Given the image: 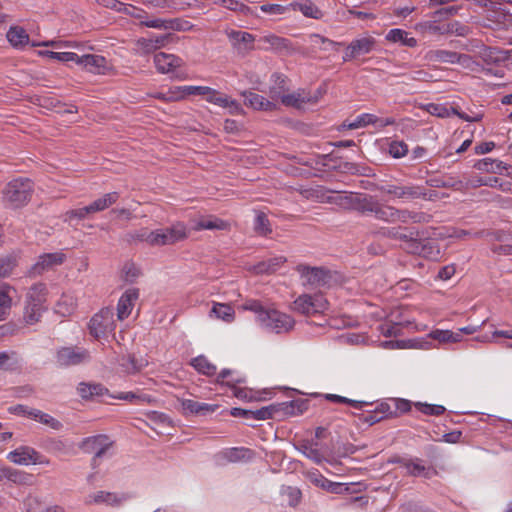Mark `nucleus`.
<instances>
[{
	"instance_id": "4468645a",
	"label": "nucleus",
	"mask_w": 512,
	"mask_h": 512,
	"mask_svg": "<svg viewBox=\"0 0 512 512\" xmlns=\"http://www.w3.org/2000/svg\"><path fill=\"white\" fill-rule=\"evenodd\" d=\"M395 124L394 118L388 117V118H378L374 114L370 113H363L358 115L354 120H345L341 128L342 129H348V130H354L366 127L368 125H374L376 127H385L389 125Z\"/></svg>"
},
{
	"instance_id": "4d7b16f0",
	"label": "nucleus",
	"mask_w": 512,
	"mask_h": 512,
	"mask_svg": "<svg viewBox=\"0 0 512 512\" xmlns=\"http://www.w3.org/2000/svg\"><path fill=\"white\" fill-rule=\"evenodd\" d=\"M93 209L91 207V204L77 209H72L67 211L64 214V221L65 222H71L73 219L82 220L85 219L88 215L93 214Z\"/></svg>"
},
{
	"instance_id": "bf43d9fd",
	"label": "nucleus",
	"mask_w": 512,
	"mask_h": 512,
	"mask_svg": "<svg viewBox=\"0 0 512 512\" xmlns=\"http://www.w3.org/2000/svg\"><path fill=\"white\" fill-rule=\"evenodd\" d=\"M415 407L423 414L432 415V416H440L445 413L446 409L442 405L437 404H428L417 402L415 403Z\"/></svg>"
},
{
	"instance_id": "0eeeda50",
	"label": "nucleus",
	"mask_w": 512,
	"mask_h": 512,
	"mask_svg": "<svg viewBox=\"0 0 512 512\" xmlns=\"http://www.w3.org/2000/svg\"><path fill=\"white\" fill-rule=\"evenodd\" d=\"M378 190L383 194L390 195L393 199L404 202L426 197L425 188L414 184H384L378 187Z\"/></svg>"
},
{
	"instance_id": "7c9ffc66",
	"label": "nucleus",
	"mask_w": 512,
	"mask_h": 512,
	"mask_svg": "<svg viewBox=\"0 0 512 512\" xmlns=\"http://www.w3.org/2000/svg\"><path fill=\"white\" fill-rule=\"evenodd\" d=\"M147 28H154L160 30H186V27L183 25L184 22L180 19H161V18H152L150 21L142 22ZM185 24H188L185 22Z\"/></svg>"
},
{
	"instance_id": "473e14b6",
	"label": "nucleus",
	"mask_w": 512,
	"mask_h": 512,
	"mask_svg": "<svg viewBox=\"0 0 512 512\" xmlns=\"http://www.w3.org/2000/svg\"><path fill=\"white\" fill-rule=\"evenodd\" d=\"M120 499L116 494L105 491H97L95 493L89 494L85 497L84 502L87 505L92 504H107V505H118L120 503Z\"/></svg>"
},
{
	"instance_id": "aec40b11",
	"label": "nucleus",
	"mask_w": 512,
	"mask_h": 512,
	"mask_svg": "<svg viewBox=\"0 0 512 512\" xmlns=\"http://www.w3.org/2000/svg\"><path fill=\"white\" fill-rule=\"evenodd\" d=\"M154 65L159 73L167 74L180 68L183 60L174 54L159 52L154 55Z\"/></svg>"
},
{
	"instance_id": "f3484780",
	"label": "nucleus",
	"mask_w": 512,
	"mask_h": 512,
	"mask_svg": "<svg viewBox=\"0 0 512 512\" xmlns=\"http://www.w3.org/2000/svg\"><path fill=\"white\" fill-rule=\"evenodd\" d=\"M89 359V353L83 349L62 348L57 352V363L66 367L77 365Z\"/></svg>"
},
{
	"instance_id": "7ed1b4c3",
	"label": "nucleus",
	"mask_w": 512,
	"mask_h": 512,
	"mask_svg": "<svg viewBox=\"0 0 512 512\" xmlns=\"http://www.w3.org/2000/svg\"><path fill=\"white\" fill-rule=\"evenodd\" d=\"M34 192V183L28 178H15L9 181L2 190L3 203L10 208L25 206Z\"/></svg>"
},
{
	"instance_id": "c9c22d12",
	"label": "nucleus",
	"mask_w": 512,
	"mask_h": 512,
	"mask_svg": "<svg viewBox=\"0 0 512 512\" xmlns=\"http://www.w3.org/2000/svg\"><path fill=\"white\" fill-rule=\"evenodd\" d=\"M133 238L145 242L150 246H163L160 229L151 231L147 228H142L133 235Z\"/></svg>"
},
{
	"instance_id": "4be33fe9",
	"label": "nucleus",
	"mask_w": 512,
	"mask_h": 512,
	"mask_svg": "<svg viewBox=\"0 0 512 512\" xmlns=\"http://www.w3.org/2000/svg\"><path fill=\"white\" fill-rule=\"evenodd\" d=\"M138 298L139 290L137 288H129L122 294L117 304L118 320L123 321L128 318Z\"/></svg>"
},
{
	"instance_id": "6e6552de",
	"label": "nucleus",
	"mask_w": 512,
	"mask_h": 512,
	"mask_svg": "<svg viewBox=\"0 0 512 512\" xmlns=\"http://www.w3.org/2000/svg\"><path fill=\"white\" fill-rule=\"evenodd\" d=\"M114 312L111 308H103L95 314L89 324L90 332L95 338L106 336L115 330Z\"/></svg>"
},
{
	"instance_id": "423d86ee",
	"label": "nucleus",
	"mask_w": 512,
	"mask_h": 512,
	"mask_svg": "<svg viewBox=\"0 0 512 512\" xmlns=\"http://www.w3.org/2000/svg\"><path fill=\"white\" fill-rule=\"evenodd\" d=\"M328 306L322 293L302 294L293 302V309L307 316L324 313Z\"/></svg>"
},
{
	"instance_id": "412c9836",
	"label": "nucleus",
	"mask_w": 512,
	"mask_h": 512,
	"mask_svg": "<svg viewBox=\"0 0 512 512\" xmlns=\"http://www.w3.org/2000/svg\"><path fill=\"white\" fill-rule=\"evenodd\" d=\"M162 244L173 245L188 238V230L183 222H176L170 227L161 228Z\"/></svg>"
},
{
	"instance_id": "dca6fc26",
	"label": "nucleus",
	"mask_w": 512,
	"mask_h": 512,
	"mask_svg": "<svg viewBox=\"0 0 512 512\" xmlns=\"http://www.w3.org/2000/svg\"><path fill=\"white\" fill-rule=\"evenodd\" d=\"M112 446V442L106 435H96L87 437L82 442V449L87 452H94L95 456L93 461L102 457L106 451Z\"/></svg>"
},
{
	"instance_id": "a211bd4d",
	"label": "nucleus",
	"mask_w": 512,
	"mask_h": 512,
	"mask_svg": "<svg viewBox=\"0 0 512 512\" xmlns=\"http://www.w3.org/2000/svg\"><path fill=\"white\" fill-rule=\"evenodd\" d=\"M82 61V67L93 74L105 75L112 69L110 62L102 55L85 54Z\"/></svg>"
},
{
	"instance_id": "338daca9",
	"label": "nucleus",
	"mask_w": 512,
	"mask_h": 512,
	"mask_svg": "<svg viewBox=\"0 0 512 512\" xmlns=\"http://www.w3.org/2000/svg\"><path fill=\"white\" fill-rule=\"evenodd\" d=\"M408 152V146L403 141H392L389 144L388 153L393 158H401L404 157Z\"/></svg>"
},
{
	"instance_id": "cd10ccee",
	"label": "nucleus",
	"mask_w": 512,
	"mask_h": 512,
	"mask_svg": "<svg viewBox=\"0 0 512 512\" xmlns=\"http://www.w3.org/2000/svg\"><path fill=\"white\" fill-rule=\"evenodd\" d=\"M231 229V224L227 220L221 219L216 216H208L206 218H202L196 222L194 226L195 231L201 230H220V231H229Z\"/></svg>"
},
{
	"instance_id": "a19ab883",
	"label": "nucleus",
	"mask_w": 512,
	"mask_h": 512,
	"mask_svg": "<svg viewBox=\"0 0 512 512\" xmlns=\"http://www.w3.org/2000/svg\"><path fill=\"white\" fill-rule=\"evenodd\" d=\"M210 315L227 323H231L235 319V311L233 307L224 303H214Z\"/></svg>"
},
{
	"instance_id": "37998d69",
	"label": "nucleus",
	"mask_w": 512,
	"mask_h": 512,
	"mask_svg": "<svg viewBox=\"0 0 512 512\" xmlns=\"http://www.w3.org/2000/svg\"><path fill=\"white\" fill-rule=\"evenodd\" d=\"M48 508L43 498L36 494H29L23 501V512H46Z\"/></svg>"
},
{
	"instance_id": "8fccbe9b",
	"label": "nucleus",
	"mask_w": 512,
	"mask_h": 512,
	"mask_svg": "<svg viewBox=\"0 0 512 512\" xmlns=\"http://www.w3.org/2000/svg\"><path fill=\"white\" fill-rule=\"evenodd\" d=\"M474 167L479 171L487 173H498L505 168V164L499 160L484 158L477 161Z\"/></svg>"
},
{
	"instance_id": "ddd939ff",
	"label": "nucleus",
	"mask_w": 512,
	"mask_h": 512,
	"mask_svg": "<svg viewBox=\"0 0 512 512\" xmlns=\"http://www.w3.org/2000/svg\"><path fill=\"white\" fill-rule=\"evenodd\" d=\"M304 285L320 287L330 279L329 271L321 267H310L300 264L296 267Z\"/></svg>"
},
{
	"instance_id": "c756f323",
	"label": "nucleus",
	"mask_w": 512,
	"mask_h": 512,
	"mask_svg": "<svg viewBox=\"0 0 512 512\" xmlns=\"http://www.w3.org/2000/svg\"><path fill=\"white\" fill-rule=\"evenodd\" d=\"M76 306V296L71 292H64L56 302L54 310L57 314L65 317L71 315L75 311Z\"/></svg>"
},
{
	"instance_id": "79ce46f5",
	"label": "nucleus",
	"mask_w": 512,
	"mask_h": 512,
	"mask_svg": "<svg viewBox=\"0 0 512 512\" xmlns=\"http://www.w3.org/2000/svg\"><path fill=\"white\" fill-rule=\"evenodd\" d=\"M7 39L13 47L19 48L29 43V35L22 27H11L7 32Z\"/></svg>"
},
{
	"instance_id": "58836bf2",
	"label": "nucleus",
	"mask_w": 512,
	"mask_h": 512,
	"mask_svg": "<svg viewBox=\"0 0 512 512\" xmlns=\"http://www.w3.org/2000/svg\"><path fill=\"white\" fill-rule=\"evenodd\" d=\"M115 399L125 400L133 404L143 405L150 404L153 402V397L151 395L145 394L138 391H130V392H121L118 395L112 396Z\"/></svg>"
},
{
	"instance_id": "052dcab7",
	"label": "nucleus",
	"mask_w": 512,
	"mask_h": 512,
	"mask_svg": "<svg viewBox=\"0 0 512 512\" xmlns=\"http://www.w3.org/2000/svg\"><path fill=\"white\" fill-rule=\"evenodd\" d=\"M490 20L501 29H512V14L510 13L504 11L494 12Z\"/></svg>"
},
{
	"instance_id": "13d9d810",
	"label": "nucleus",
	"mask_w": 512,
	"mask_h": 512,
	"mask_svg": "<svg viewBox=\"0 0 512 512\" xmlns=\"http://www.w3.org/2000/svg\"><path fill=\"white\" fill-rule=\"evenodd\" d=\"M31 45L33 47H54V48H62V47H67V48H78L80 46V44L77 42V41H70V40H66V41H56V40H48V41H43V42H35L33 41L31 43Z\"/></svg>"
},
{
	"instance_id": "f8f14e48",
	"label": "nucleus",
	"mask_w": 512,
	"mask_h": 512,
	"mask_svg": "<svg viewBox=\"0 0 512 512\" xmlns=\"http://www.w3.org/2000/svg\"><path fill=\"white\" fill-rule=\"evenodd\" d=\"M65 260L66 255L62 251L44 253L38 257L36 263L30 268L29 273L32 276H40L62 265Z\"/></svg>"
},
{
	"instance_id": "72a5a7b5",
	"label": "nucleus",
	"mask_w": 512,
	"mask_h": 512,
	"mask_svg": "<svg viewBox=\"0 0 512 512\" xmlns=\"http://www.w3.org/2000/svg\"><path fill=\"white\" fill-rule=\"evenodd\" d=\"M385 39L391 43H401L407 47H415L417 46V40L414 37H409V33L400 28H394L388 31L385 36Z\"/></svg>"
},
{
	"instance_id": "774afa93",
	"label": "nucleus",
	"mask_w": 512,
	"mask_h": 512,
	"mask_svg": "<svg viewBox=\"0 0 512 512\" xmlns=\"http://www.w3.org/2000/svg\"><path fill=\"white\" fill-rule=\"evenodd\" d=\"M483 59L489 62H501L506 59V55L503 51L497 48H485L482 52Z\"/></svg>"
},
{
	"instance_id": "49530a36",
	"label": "nucleus",
	"mask_w": 512,
	"mask_h": 512,
	"mask_svg": "<svg viewBox=\"0 0 512 512\" xmlns=\"http://www.w3.org/2000/svg\"><path fill=\"white\" fill-rule=\"evenodd\" d=\"M420 256L432 261L439 260L441 257L439 245L432 240H423L420 247Z\"/></svg>"
},
{
	"instance_id": "5fc2aeb1",
	"label": "nucleus",
	"mask_w": 512,
	"mask_h": 512,
	"mask_svg": "<svg viewBox=\"0 0 512 512\" xmlns=\"http://www.w3.org/2000/svg\"><path fill=\"white\" fill-rule=\"evenodd\" d=\"M254 230L259 235H268L271 233L270 222L264 212L258 211L254 220Z\"/></svg>"
},
{
	"instance_id": "c85d7f7f",
	"label": "nucleus",
	"mask_w": 512,
	"mask_h": 512,
	"mask_svg": "<svg viewBox=\"0 0 512 512\" xmlns=\"http://www.w3.org/2000/svg\"><path fill=\"white\" fill-rule=\"evenodd\" d=\"M289 7L294 11H300L308 18L318 20L324 16L323 11L311 0H305L303 2L294 1L289 4Z\"/></svg>"
},
{
	"instance_id": "a878e982",
	"label": "nucleus",
	"mask_w": 512,
	"mask_h": 512,
	"mask_svg": "<svg viewBox=\"0 0 512 512\" xmlns=\"http://www.w3.org/2000/svg\"><path fill=\"white\" fill-rule=\"evenodd\" d=\"M245 98V105L262 111H273L277 109L276 103L272 100H267L263 96L254 92H243Z\"/></svg>"
},
{
	"instance_id": "4c0bfd02",
	"label": "nucleus",
	"mask_w": 512,
	"mask_h": 512,
	"mask_svg": "<svg viewBox=\"0 0 512 512\" xmlns=\"http://www.w3.org/2000/svg\"><path fill=\"white\" fill-rule=\"evenodd\" d=\"M78 394L83 399H92L95 396H104L108 390L101 384L80 383L77 388Z\"/></svg>"
},
{
	"instance_id": "b1692460",
	"label": "nucleus",
	"mask_w": 512,
	"mask_h": 512,
	"mask_svg": "<svg viewBox=\"0 0 512 512\" xmlns=\"http://www.w3.org/2000/svg\"><path fill=\"white\" fill-rule=\"evenodd\" d=\"M310 481L317 487L333 494H343L348 491V487L344 486L342 483L333 482L322 474H320L317 470L313 472H309L308 474Z\"/></svg>"
},
{
	"instance_id": "bb28decb",
	"label": "nucleus",
	"mask_w": 512,
	"mask_h": 512,
	"mask_svg": "<svg viewBox=\"0 0 512 512\" xmlns=\"http://www.w3.org/2000/svg\"><path fill=\"white\" fill-rule=\"evenodd\" d=\"M30 479L31 475L24 471L6 465L0 466V482L8 480L17 485H25L29 483Z\"/></svg>"
},
{
	"instance_id": "69168bd1",
	"label": "nucleus",
	"mask_w": 512,
	"mask_h": 512,
	"mask_svg": "<svg viewBox=\"0 0 512 512\" xmlns=\"http://www.w3.org/2000/svg\"><path fill=\"white\" fill-rule=\"evenodd\" d=\"M434 338L440 342H451L456 343L461 341L460 332H453L449 330H437L434 332Z\"/></svg>"
},
{
	"instance_id": "09e8293b",
	"label": "nucleus",
	"mask_w": 512,
	"mask_h": 512,
	"mask_svg": "<svg viewBox=\"0 0 512 512\" xmlns=\"http://www.w3.org/2000/svg\"><path fill=\"white\" fill-rule=\"evenodd\" d=\"M230 41L233 45H241L243 44L244 49H252L254 43V36L248 32L244 31H231L228 34Z\"/></svg>"
},
{
	"instance_id": "864d4df0",
	"label": "nucleus",
	"mask_w": 512,
	"mask_h": 512,
	"mask_svg": "<svg viewBox=\"0 0 512 512\" xmlns=\"http://www.w3.org/2000/svg\"><path fill=\"white\" fill-rule=\"evenodd\" d=\"M358 193L337 194L332 201L339 207L346 210H355Z\"/></svg>"
},
{
	"instance_id": "6ab92c4d",
	"label": "nucleus",
	"mask_w": 512,
	"mask_h": 512,
	"mask_svg": "<svg viewBox=\"0 0 512 512\" xmlns=\"http://www.w3.org/2000/svg\"><path fill=\"white\" fill-rule=\"evenodd\" d=\"M428 59L430 61L440 62V63H450V64L459 63L463 66H468L471 61V57L469 55L458 54L453 51L440 50V49L430 51L428 53Z\"/></svg>"
},
{
	"instance_id": "680f3d73",
	"label": "nucleus",
	"mask_w": 512,
	"mask_h": 512,
	"mask_svg": "<svg viewBox=\"0 0 512 512\" xmlns=\"http://www.w3.org/2000/svg\"><path fill=\"white\" fill-rule=\"evenodd\" d=\"M261 41L276 50L287 49L289 47V41L287 39L273 34L264 36Z\"/></svg>"
},
{
	"instance_id": "2f4dec72",
	"label": "nucleus",
	"mask_w": 512,
	"mask_h": 512,
	"mask_svg": "<svg viewBox=\"0 0 512 512\" xmlns=\"http://www.w3.org/2000/svg\"><path fill=\"white\" fill-rule=\"evenodd\" d=\"M12 292H15V290L9 284L0 285V321L4 320L10 313L13 302Z\"/></svg>"
},
{
	"instance_id": "0e129e2a",
	"label": "nucleus",
	"mask_w": 512,
	"mask_h": 512,
	"mask_svg": "<svg viewBox=\"0 0 512 512\" xmlns=\"http://www.w3.org/2000/svg\"><path fill=\"white\" fill-rule=\"evenodd\" d=\"M17 265V260L13 256H7L0 259V278L8 277Z\"/></svg>"
},
{
	"instance_id": "603ef678",
	"label": "nucleus",
	"mask_w": 512,
	"mask_h": 512,
	"mask_svg": "<svg viewBox=\"0 0 512 512\" xmlns=\"http://www.w3.org/2000/svg\"><path fill=\"white\" fill-rule=\"evenodd\" d=\"M300 451L316 464H320L324 460V456L318 449L317 444L304 442L300 445Z\"/></svg>"
},
{
	"instance_id": "a18cd8bd",
	"label": "nucleus",
	"mask_w": 512,
	"mask_h": 512,
	"mask_svg": "<svg viewBox=\"0 0 512 512\" xmlns=\"http://www.w3.org/2000/svg\"><path fill=\"white\" fill-rule=\"evenodd\" d=\"M123 371L128 374H135L143 370L148 362L146 360H137L134 356L123 357L120 363Z\"/></svg>"
},
{
	"instance_id": "2eb2a0df",
	"label": "nucleus",
	"mask_w": 512,
	"mask_h": 512,
	"mask_svg": "<svg viewBox=\"0 0 512 512\" xmlns=\"http://www.w3.org/2000/svg\"><path fill=\"white\" fill-rule=\"evenodd\" d=\"M375 45L376 40L370 35L354 39L346 47L345 53L343 55V61L348 62L360 55L368 54L374 49Z\"/></svg>"
},
{
	"instance_id": "5701e85b",
	"label": "nucleus",
	"mask_w": 512,
	"mask_h": 512,
	"mask_svg": "<svg viewBox=\"0 0 512 512\" xmlns=\"http://www.w3.org/2000/svg\"><path fill=\"white\" fill-rule=\"evenodd\" d=\"M180 404L184 415H207L219 408L218 404L202 403L192 399H182Z\"/></svg>"
},
{
	"instance_id": "f704fd0d",
	"label": "nucleus",
	"mask_w": 512,
	"mask_h": 512,
	"mask_svg": "<svg viewBox=\"0 0 512 512\" xmlns=\"http://www.w3.org/2000/svg\"><path fill=\"white\" fill-rule=\"evenodd\" d=\"M240 382H242V379L240 377H237L236 379L227 382V386L232 388L233 395L236 398L248 402L261 400V398L258 396V393L253 391L252 389L246 387H237L236 383Z\"/></svg>"
},
{
	"instance_id": "f257e3e1",
	"label": "nucleus",
	"mask_w": 512,
	"mask_h": 512,
	"mask_svg": "<svg viewBox=\"0 0 512 512\" xmlns=\"http://www.w3.org/2000/svg\"><path fill=\"white\" fill-rule=\"evenodd\" d=\"M241 308L255 313L256 321L262 328L277 334L289 332L295 324L291 316L276 309L266 308L259 300H246Z\"/></svg>"
},
{
	"instance_id": "e2e57ef3",
	"label": "nucleus",
	"mask_w": 512,
	"mask_h": 512,
	"mask_svg": "<svg viewBox=\"0 0 512 512\" xmlns=\"http://www.w3.org/2000/svg\"><path fill=\"white\" fill-rule=\"evenodd\" d=\"M187 97L186 85L173 86L166 91L165 102L181 101Z\"/></svg>"
},
{
	"instance_id": "f03ea898",
	"label": "nucleus",
	"mask_w": 512,
	"mask_h": 512,
	"mask_svg": "<svg viewBox=\"0 0 512 512\" xmlns=\"http://www.w3.org/2000/svg\"><path fill=\"white\" fill-rule=\"evenodd\" d=\"M48 288L43 282L31 285L24 297L23 320L27 325L38 323L47 311Z\"/></svg>"
},
{
	"instance_id": "9b49d317",
	"label": "nucleus",
	"mask_w": 512,
	"mask_h": 512,
	"mask_svg": "<svg viewBox=\"0 0 512 512\" xmlns=\"http://www.w3.org/2000/svg\"><path fill=\"white\" fill-rule=\"evenodd\" d=\"M7 460L16 465L28 466L30 464H48V460H44L42 455L30 446H19L10 451Z\"/></svg>"
},
{
	"instance_id": "39448f33",
	"label": "nucleus",
	"mask_w": 512,
	"mask_h": 512,
	"mask_svg": "<svg viewBox=\"0 0 512 512\" xmlns=\"http://www.w3.org/2000/svg\"><path fill=\"white\" fill-rule=\"evenodd\" d=\"M374 216L387 223H419L425 218L422 213L411 212L407 209H397L390 205H383L378 202Z\"/></svg>"
},
{
	"instance_id": "1a4fd4ad",
	"label": "nucleus",
	"mask_w": 512,
	"mask_h": 512,
	"mask_svg": "<svg viewBox=\"0 0 512 512\" xmlns=\"http://www.w3.org/2000/svg\"><path fill=\"white\" fill-rule=\"evenodd\" d=\"M270 97L272 100L280 99L281 103L286 107H293L297 109L303 108L305 104H315L319 100L318 96H313L304 89H299L284 95H280L277 90L271 89Z\"/></svg>"
},
{
	"instance_id": "c03bdc74",
	"label": "nucleus",
	"mask_w": 512,
	"mask_h": 512,
	"mask_svg": "<svg viewBox=\"0 0 512 512\" xmlns=\"http://www.w3.org/2000/svg\"><path fill=\"white\" fill-rule=\"evenodd\" d=\"M378 201L369 195L358 194L356 201V211H359L363 214H373L375 213Z\"/></svg>"
},
{
	"instance_id": "e433bc0d",
	"label": "nucleus",
	"mask_w": 512,
	"mask_h": 512,
	"mask_svg": "<svg viewBox=\"0 0 512 512\" xmlns=\"http://www.w3.org/2000/svg\"><path fill=\"white\" fill-rule=\"evenodd\" d=\"M190 365L200 374L205 376H214L217 372V367L208 360L207 357L199 355L190 361Z\"/></svg>"
},
{
	"instance_id": "9d476101",
	"label": "nucleus",
	"mask_w": 512,
	"mask_h": 512,
	"mask_svg": "<svg viewBox=\"0 0 512 512\" xmlns=\"http://www.w3.org/2000/svg\"><path fill=\"white\" fill-rule=\"evenodd\" d=\"M171 34H154L150 33L147 37H140L134 42L133 50L138 55H148L158 49L166 47L170 40Z\"/></svg>"
},
{
	"instance_id": "de8ad7c7",
	"label": "nucleus",
	"mask_w": 512,
	"mask_h": 512,
	"mask_svg": "<svg viewBox=\"0 0 512 512\" xmlns=\"http://www.w3.org/2000/svg\"><path fill=\"white\" fill-rule=\"evenodd\" d=\"M285 262L286 258L284 256L272 257L255 266V271L257 273H273L277 271Z\"/></svg>"
},
{
	"instance_id": "3c124183",
	"label": "nucleus",
	"mask_w": 512,
	"mask_h": 512,
	"mask_svg": "<svg viewBox=\"0 0 512 512\" xmlns=\"http://www.w3.org/2000/svg\"><path fill=\"white\" fill-rule=\"evenodd\" d=\"M29 418L47 425L53 429H59L61 427V423L57 419L38 409L33 408L32 411H29Z\"/></svg>"
},
{
	"instance_id": "6e6d98bb",
	"label": "nucleus",
	"mask_w": 512,
	"mask_h": 512,
	"mask_svg": "<svg viewBox=\"0 0 512 512\" xmlns=\"http://www.w3.org/2000/svg\"><path fill=\"white\" fill-rule=\"evenodd\" d=\"M427 111L434 116L440 118H448L453 115V113H457V109L454 107H449L444 104H428Z\"/></svg>"
},
{
	"instance_id": "20e7f679",
	"label": "nucleus",
	"mask_w": 512,
	"mask_h": 512,
	"mask_svg": "<svg viewBox=\"0 0 512 512\" xmlns=\"http://www.w3.org/2000/svg\"><path fill=\"white\" fill-rule=\"evenodd\" d=\"M186 94L187 97L202 96L207 102L228 109L232 115H239L243 112L241 105L236 100L208 86L186 85Z\"/></svg>"
},
{
	"instance_id": "393cba45",
	"label": "nucleus",
	"mask_w": 512,
	"mask_h": 512,
	"mask_svg": "<svg viewBox=\"0 0 512 512\" xmlns=\"http://www.w3.org/2000/svg\"><path fill=\"white\" fill-rule=\"evenodd\" d=\"M406 472L415 477L432 478L437 471L432 466H426L420 459L408 460L404 464Z\"/></svg>"
},
{
	"instance_id": "ea45409f",
	"label": "nucleus",
	"mask_w": 512,
	"mask_h": 512,
	"mask_svg": "<svg viewBox=\"0 0 512 512\" xmlns=\"http://www.w3.org/2000/svg\"><path fill=\"white\" fill-rule=\"evenodd\" d=\"M120 197V193L113 191L104 194L98 199L94 200L91 204L94 213L104 211L114 205Z\"/></svg>"
}]
</instances>
